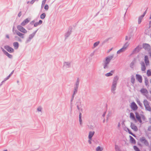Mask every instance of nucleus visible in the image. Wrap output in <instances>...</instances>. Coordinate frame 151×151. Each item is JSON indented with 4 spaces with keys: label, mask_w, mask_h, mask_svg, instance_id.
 Instances as JSON below:
<instances>
[{
    "label": "nucleus",
    "mask_w": 151,
    "mask_h": 151,
    "mask_svg": "<svg viewBox=\"0 0 151 151\" xmlns=\"http://www.w3.org/2000/svg\"><path fill=\"white\" fill-rule=\"evenodd\" d=\"M114 57V55L108 56L103 61L102 65L104 69H108L109 68V64L111 60Z\"/></svg>",
    "instance_id": "obj_1"
},
{
    "label": "nucleus",
    "mask_w": 151,
    "mask_h": 151,
    "mask_svg": "<svg viewBox=\"0 0 151 151\" xmlns=\"http://www.w3.org/2000/svg\"><path fill=\"white\" fill-rule=\"evenodd\" d=\"M118 80V77L116 76L114 77L111 88V91L114 94L115 93V91L117 83V81Z\"/></svg>",
    "instance_id": "obj_2"
},
{
    "label": "nucleus",
    "mask_w": 151,
    "mask_h": 151,
    "mask_svg": "<svg viewBox=\"0 0 151 151\" xmlns=\"http://www.w3.org/2000/svg\"><path fill=\"white\" fill-rule=\"evenodd\" d=\"M129 44L128 42H126L124 44L123 47L117 51V53L118 54H119L122 52H124L126 50L128 46L129 45Z\"/></svg>",
    "instance_id": "obj_3"
},
{
    "label": "nucleus",
    "mask_w": 151,
    "mask_h": 151,
    "mask_svg": "<svg viewBox=\"0 0 151 151\" xmlns=\"http://www.w3.org/2000/svg\"><path fill=\"white\" fill-rule=\"evenodd\" d=\"M71 62H65L63 63V68L64 69H66L71 67Z\"/></svg>",
    "instance_id": "obj_4"
},
{
    "label": "nucleus",
    "mask_w": 151,
    "mask_h": 151,
    "mask_svg": "<svg viewBox=\"0 0 151 151\" xmlns=\"http://www.w3.org/2000/svg\"><path fill=\"white\" fill-rule=\"evenodd\" d=\"M80 81V79L79 78H77L76 82L74 84V90H75L78 91L79 86V84Z\"/></svg>",
    "instance_id": "obj_5"
},
{
    "label": "nucleus",
    "mask_w": 151,
    "mask_h": 151,
    "mask_svg": "<svg viewBox=\"0 0 151 151\" xmlns=\"http://www.w3.org/2000/svg\"><path fill=\"white\" fill-rule=\"evenodd\" d=\"M130 107L134 111L137 110L138 109L137 105L134 102H133L131 104Z\"/></svg>",
    "instance_id": "obj_6"
},
{
    "label": "nucleus",
    "mask_w": 151,
    "mask_h": 151,
    "mask_svg": "<svg viewBox=\"0 0 151 151\" xmlns=\"http://www.w3.org/2000/svg\"><path fill=\"white\" fill-rule=\"evenodd\" d=\"M143 103L146 109L148 111H150L151 109L147 101L145 100L144 101Z\"/></svg>",
    "instance_id": "obj_7"
},
{
    "label": "nucleus",
    "mask_w": 151,
    "mask_h": 151,
    "mask_svg": "<svg viewBox=\"0 0 151 151\" xmlns=\"http://www.w3.org/2000/svg\"><path fill=\"white\" fill-rule=\"evenodd\" d=\"M141 59L142 56L141 55H138L137 57L134 59V61L137 63H139L142 65Z\"/></svg>",
    "instance_id": "obj_8"
},
{
    "label": "nucleus",
    "mask_w": 151,
    "mask_h": 151,
    "mask_svg": "<svg viewBox=\"0 0 151 151\" xmlns=\"http://www.w3.org/2000/svg\"><path fill=\"white\" fill-rule=\"evenodd\" d=\"M142 49V45H139L133 51L132 53H137L139 52Z\"/></svg>",
    "instance_id": "obj_9"
},
{
    "label": "nucleus",
    "mask_w": 151,
    "mask_h": 151,
    "mask_svg": "<svg viewBox=\"0 0 151 151\" xmlns=\"http://www.w3.org/2000/svg\"><path fill=\"white\" fill-rule=\"evenodd\" d=\"M4 48L9 52L12 53L14 52V49L8 45L4 46Z\"/></svg>",
    "instance_id": "obj_10"
},
{
    "label": "nucleus",
    "mask_w": 151,
    "mask_h": 151,
    "mask_svg": "<svg viewBox=\"0 0 151 151\" xmlns=\"http://www.w3.org/2000/svg\"><path fill=\"white\" fill-rule=\"evenodd\" d=\"M15 32H16V34L21 38L24 39V34L23 33H22L20 32H19L18 30L16 31Z\"/></svg>",
    "instance_id": "obj_11"
},
{
    "label": "nucleus",
    "mask_w": 151,
    "mask_h": 151,
    "mask_svg": "<svg viewBox=\"0 0 151 151\" xmlns=\"http://www.w3.org/2000/svg\"><path fill=\"white\" fill-rule=\"evenodd\" d=\"M135 114L136 115V119L137 120V121L139 122L140 123L142 122V119H141V117L139 116L138 113L137 112H135Z\"/></svg>",
    "instance_id": "obj_12"
},
{
    "label": "nucleus",
    "mask_w": 151,
    "mask_h": 151,
    "mask_svg": "<svg viewBox=\"0 0 151 151\" xmlns=\"http://www.w3.org/2000/svg\"><path fill=\"white\" fill-rule=\"evenodd\" d=\"M130 118L135 123H137V120H136L135 116L134 114L132 112H131L130 114Z\"/></svg>",
    "instance_id": "obj_13"
},
{
    "label": "nucleus",
    "mask_w": 151,
    "mask_h": 151,
    "mask_svg": "<svg viewBox=\"0 0 151 151\" xmlns=\"http://www.w3.org/2000/svg\"><path fill=\"white\" fill-rule=\"evenodd\" d=\"M30 19L27 18L24 19L21 24V25L22 26H24L27 24L30 21Z\"/></svg>",
    "instance_id": "obj_14"
},
{
    "label": "nucleus",
    "mask_w": 151,
    "mask_h": 151,
    "mask_svg": "<svg viewBox=\"0 0 151 151\" xmlns=\"http://www.w3.org/2000/svg\"><path fill=\"white\" fill-rule=\"evenodd\" d=\"M131 127L132 129L134 131L136 132L138 130V129L137 127L134 124L132 123H131Z\"/></svg>",
    "instance_id": "obj_15"
},
{
    "label": "nucleus",
    "mask_w": 151,
    "mask_h": 151,
    "mask_svg": "<svg viewBox=\"0 0 151 151\" xmlns=\"http://www.w3.org/2000/svg\"><path fill=\"white\" fill-rule=\"evenodd\" d=\"M143 47L145 50H150V46L149 45L147 44H144L143 45Z\"/></svg>",
    "instance_id": "obj_16"
},
{
    "label": "nucleus",
    "mask_w": 151,
    "mask_h": 151,
    "mask_svg": "<svg viewBox=\"0 0 151 151\" xmlns=\"http://www.w3.org/2000/svg\"><path fill=\"white\" fill-rule=\"evenodd\" d=\"M95 134L94 131H90L89 132L88 138L90 139H92V138Z\"/></svg>",
    "instance_id": "obj_17"
},
{
    "label": "nucleus",
    "mask_w": 151,
    "mask_h": 151,
    "mask_svg": "<svg viewBox=\"0 0 151 151\" xmlns=\"http://www.w3.org/2000/svg\"><path fill=\"white\" fill-rule=\"evenodd\" d=\"M72 32L71 30H69L65 34V39H66L68 37H69L70 35Z\"/></svg>",
    "instance_id": "obj_18"
},
{
    "label": "nucleus",
    "mask_w": 151,
    "mask_h": 151,
    "mask_svg": "<svg viewBox=\"0 0 151 151\" xmlns=\"http://www.w3.org/2000/svg\"><path fill=\"white\" fill-rule=\"evenodd\" d=\"M136 79L139 82L142 83V76L139 74H136Z\"/></svg>",
    "instance_id": "obj_19"
},
{
    "label": "nucleus",
    "mask_w": 151,
    "mask_h": 151,
    "mask_svg": "<svg viewBox=\"0 0 151 151\" xmlns=\"http://www.w3.org/2000/svg\"><path fill=\"white\" fill-rule=\"evenodd\" d=\"M38 30L37 29L36 30L34 31L33 33L29 35V38L32 40V39L34 37L36 33Z\"/></svg>",
    "instance_id": "obj_20"
},
{
    "label": "nucleus",
    "mask_w": 151,
    "mask_h": 151,
    "mask_svg": "<svg viewBox=\"0 0 151 151\" xmlns=\"http://www.w3.org/2000/svg\"><path fill=\"white\" fill-rule=\"evenodd\" d=\"M13 45L15 49H17L19 47V44L17 42H15L13 43Z\"/></svg>",
    "instance_id": "obj_21"
},
{
    "label": "nucleus",
    "mask_w": 151,
    "mask_h": 151,
    "mask_svg": "<svg viewBox=\"0 0 151 151\" xmlns=\"http://www.w3.org/2000/svg\"><path fill=\"white\" fill-rule=\"evenodd\" d=\"M144 60L146 65H148L149 63L148 58L147 56L146 55L145 57Z\"/></svg>",
    "instance_id": "obj_22"
},
{
    "label": "nucleus",
    "mask_w": 151,
    "mask_h": 151,
    "mask_svg": "<svg viewBox=\"0 0 151 151\" xmlns=\"http://www.w3.org/2000/svg\"><path fill=\"white\" fill-rule=\"evenodd\" d=\"M114 72V70H112L110 72H109L105 74V76L107 77L111 76L112 75L113 73Z\"/></svg>",
    "instance_id": "obj_23"
},
{
    "label": "nucleus",
    "mask_w": 151,
    "mask_h": 151,
    "mask_svg": "<svg viewBox=\"0 0 151 151\" xmlns=\"http://www.w3.org/2000/svg\"><path fill=\"white\" fill-rule=\"evenodd\" d=\"M42 23V21L41 20H40L38 22H36L34 24V27H36L38 25L41 24Z\"/></svg>",
    "instance_id": "obj_24"
},
{
    "label": "nucleus",
    "mask_w": 151,
    "mask_h": 151,
    "mask_svg": "<svg viewBox=\"0 0 151 151\" xmlns=\"http://www.w3.org/2000/svg\"><path fill=\"white\" fill-rule=\"evenodd\" d=\"M77 107L78 110L79 111V112H82L83 111V109L82 108L81 105L80 104V105H77Z\"/></svg>",
    "instance_id": "obj_25"
},
{
    "label": "nucleus",
    "mask_w": 151,
    "mask_h": 151,
    "mask_svg": "<svg viewBox=\"0 0 151 151\" xmlns=\"http://www.w3.org/2000/svg\"><path fill=\"white\" fill-rule=\"evenodd\" d=\"M129 137L130 138L131 143L133 144H135L136 141L135 139L131 136H129Z\"/></svg>",
    "instance_id": "obj_26"
},
{
    "label": "nucleus",
    "mask_w": 151,
    "mask_h": 151,
    "mask_svg": "<svg viewBox=\"0 0 151 151\" xmlns=\"http://www.w3.org/2000/svg\"><path fill=\"white\" fill-rule=\"evenodd\" d=\"M81 117H82L81 113V112H80L79 113V122L80 124L81 125L82 124V120L81 119Z\"/></svg>",
    "instance_id": "obj_27"
},
{
    "label": "nucleus",
    "mask_w": 151,
    "mask_h": 151,
    "mask_svg": "<svg viewBox=\"0 0 151 151\" xmlns=\"http://www.w3.org/2000/svg\"><path fill=\"white\" fill-rule=\"evenodd\" d=\"M142 144H143L146 146H147L149 145V143L147 141L143 138H142Z\"/></svg>",
    "instance_id": "obj_28"
},
{
    "label": "nucleus",
    "mask_w": 151,
    "mask_h": 151,
    "mask_svg": "<svg viewBox=\"0 0 151 151\" xmlns=\"http://www.w3.org/2000/svg\"><path fill=\"white\" fill-rule=\"evenodd\" d=\"M100 43L99 41H97L94 43L93 45V47H92L93 49H94Z\"/></svg>",
    "instance_id": "obj_29"
},
{
    "label": "nucleus",
    "mask_w": 151,
    "mask_h": 151,
    "mask_svg": "<svg viewBox=\"0 0 151 151\" xmlns=\"http://www.w3.org/2000/svg\"><path fill=\"white\" fill-rule=\"evenodd\" d=\"M4 54L9 58L11 59L12 58V55L8 53L7 51Z\"/></svg>",
    "instance_id": "obj_30"
},
{
    "label": "nucleus",
    "mask_w": 151,
    "mask_h": 151,
    "mask_svg": "<svg viewBox=\"0 0 151 151\" xmlns=\"http://www.w3.org/2000/svg\"><path fill=\"white\" fill-rule=\"evenodd\" d=\"M103 150V147L100 146H98L96 148V151H102Z\"/></svg>",
    "instance_id": "obj_31"
},
{
    "label": "nucleus",
    "mask_w": 151,
    "mask_h": 151,
    "mask_svg": "<svg viewBox=\"0 0 151 151\" xmlns=\"http://www.w3.org/2000/svg\"><path fill=\"white\" fill-rule=\"evenodd\" d=\"M19 32L23 33L24 34H26L27 33V31L24 27L19 31Z\"/></svg>",
    "instance_id": "obj_32"
},
{
    "label": "nucleus",
    "mask_w": 151,
    "mask_h": 151,
    "mask_svg": "<svg viewBox=\"0 0 151 151\" xmlns=\"http://www.w3.org/2000/svg\"><path fill=\"white\" fill-rule=\"evenodd\" d=\"M19 32L23 33L24 34H26L27 33V31L24 27L19 31Z\"/></svg>",
    "instance_id": "obj_33"
},
{
    "label": "nucleus",
    "mask_w": 151,
    "mask_h": 151,
    "mask_svg": "<svg viewBox=\"0 0 151 151\" xmlns=\"http://www.w3.org/2000/svg\"><path fill=\"white\" fill-rule=\"evenodd\" d=\"M22 26L21 24L20 25H18L17 26V28L18 31H20L21 29L23 28V27H22Z\"/></svg>",
    "instance_id": "obj_34"
},
{
    "label": "nucleus",
    "mask_w": 151,
    "mask_h": 151,
    "mask_svg": "<svg viewBox=\"0 0 151 151\" xmlns=\"http://www.w3.org/2000/svg\"><path fill=\"white\" fill-rule=\"evenodd\" d=\"M135 80V79L134 77V76L133 75L132 76L131 81V83L133 84H134V83Z\"/></svg>",
    "instance_id": "obj_35"
},
{
    "label": "nucleus",
    "mask_w": 151,
    "mask_h": 151,
    "mask_svg": "<svg viewBox=\"0 0 151 151\" xmlns=\"http://www.w3.org/2000/svg\"><path fill=\"white\" fill-rule=\"evenodd\" d=\"M14 38H15V39L17 41H18L19 42H22V40L20 39V38L18 36H15V37H14Z\"/></svg>",
    "instance_id": "obj_36"
},
{
    "label": "nucleus",
    "mask_w": 151,
    "mask_h": 151,
    "mask_svg": "<svg viewBox=\"0 0 151 151\" xmlns=\"http://www.w3.org/2000/svg\"><path fill=\"white\" fill-rule=\"evenodd\" d=\"M142 93H144V94L146 95L147 96V94L148 93V91L147 90L145 89H142Z\"/></svg>",
    "instance_id": "obj_37"
},
{
    "label": "nucleus",
    "mask_w": 151,
    "mask_h": 151,
    "mask_svg": "<svg viewBox=\"0 0 151 151\" xmlns=\"http://www.w3.org/2000/svg\"><path fill=\"white\" fill-rule=\"evenodd\" d=\"M115 149L116 151H121L118 145H115Z\"/></svg>",
    "instance_id": "obj_38"
},
{
    "label": "nucleus",
    "mask_w": 151,
    "mask_h": 151,
    "mask_svg": "<svg viewBox=\"0 0 151 151\" xmlns=\"http://www.w3.org/2000/svg\"><path fill=\"white\" fill-rule=\"evenodd\" d=\"M147 122V120L145 116L142 115V122L143 123L146 122Z\"/></svg>",
    "instance_id": "obj_39"
},
{
    "label": "nucleus",
    "mask_w": 151,
    "mask_h": 151,
    "mask_svg": "<svg viewBox=\"0 0 151 151\" xmlns=\"http://www.w3.org/2000/svg\"><path fill=\"white\" fill-rule=\"evenodd\" d=\"M142 22V15L140 16L138 19V24H139Z\"/></svg>",
    "instance_id": "obj_40"
},
{
    "label": "nucleus",
    "mask_w": 151,
    "mask_h": 151,
    "mask_svg": "<svg viewBox=\"0 0 151 151\" xmlns=\"http://www.w3.org/2000/svg\"><path fill=\"white\" fill-rule=\"evenodd\" d=\"M46 16V14L45 13H42L40 16V18L42 19H44Z\"/></svg>",
    "instance_id": "obj_41"
},
{
    "label": "nucleus",
    "mask_w": 151,
    "mask_h": 151,
    "mask_svg": "<svg viewBox=\"0 0 151 151\" xmlns=\"http://www.w3.org/2000/svg\"><path fill=\"white\" fill-rule=\"evenodd\" d=\"M133 147L134 150L135 151H140L139 148L136 146H134Z\"/></svg>",
    "instance_id": "obj_42"
},
{
    "label": "nucleus",
    "mask_w": 151,
    "mask_h": 151,
    "mask_svg": "<svg viewBox=\"0 0 151 151\" xmlns=\"http://www.w3.org/2000/svg\"><path fill=\"white\" fill-rule=\"evenodd\" d=\"M78 91L76 90H74V91L73 92V93L72 95V97L74 98L75 95L77 93Z\"/></svg>",
    "instance_id": "obj_43"
},
{
    "label": "nucleus",
    "mask_w": 151,
    "mask_h": 151,
    "mask_svg": "<svg viewBox=\"0 0 151 151\" xmlns=\"http://www.w3.org/2000/svg\"><path fill=\"white\" fill-rule=\"evenodd\" d=\"M127 130H128V132L129 133L131 134L132 135V136H133L134 137H135V135L133 134L130 130V129H129L127 128Z\"/></svg>",
    "instance_id": "obj_44"
},
{
    "label": "nucleus",
    "mask_w": 151,
    "mask_h": 151,
    "mask_svg": "<svg viewBox=\"0 0 151 151\" xmlns=\"http://www.w3.org/2000/svg\"><path fill=\"white\" fill-rule=\"evenodd\" d=\"M147 75L148 76H150L151 75V71L150 70H148L147 71Z\"/></svg>",
    "instance_id": "obj_45"
},
{
    "label": "nucleus",
    "mask_w": 151,
    "mask_h": 151,
    "mask_svg": "<svg viewBox=\"0 0 151 151\" xmlns=\"http://www.w3.org/2000/svg\"><path fill=\"white\" fill-rule=\"evenodd\" d=\"M31 39L30 38L28 37L27 39L26 40L25 42V43L27 44L29 42L31 41Z\"/></svg>",
    "instance_id": "obj_46"
},
{
    "label": "nucleus",
    "mask_w": 151,
    "mask_h": 151,
    "mask_svg": "<svg viewBox=\"0 0 151 151\" xmlns=\"http://www.w3.org/2000/svg\"><path fill=\"white\" fill-rule=\"evenodd\" d=\"M135 61H134H134H132L130 63V67L131 68H133V66H134V62H135Z\"/></svg>",
    "instance_id": "obj_47"
},
{
    "label": "nucleus",
    "mask_w": 151,
    "mask_h": 151,
    "mask_svg": "<svg viewBox=\"0 0 151 151\" xmlns=\"http://www.w3.org/2000/svg\"><path fill=\"white\" fill-rule=\"evenodd\" d=\"M42 108L41 106H39L37 109V110L38 111H41Z\"/></svg>",
    "instance_id": "obj_48"
},
{
    "label": "nucleus",
    "mask_w": 151,
    "mask_h": 151,
    "mask_svg": "<svg viewBox=\"0 0 151 151\" xmlns=\"http://www.w3.org/2000/svg\"><path fill=\"white\" fill-rule=\"evenodd\" d=\"M145 83L146 84V85H147L148 83V81L147 79V78H145Z\"/></svg>",
    "instance_id": "obj_49"
},
{
    "label": "nucleus",
    "mask_w": 151,
    "mask_h": 151,
    "mask_svg": "<svg viewBox=\"0 0 151 151\" xmlns=\"http://www.w3.org/2000/svg\"><path fill=\"white\" fill-rule=\"evenodd\" d=\"M49 8V6L48 5L46 4L44 6V9L46 10H47Z\"/></svg>",
    "instance_id": "obj_50"
},
{
    "label": "nucleus",
    "mask_w": 151,
    "mask_h": 151,
    "mask_svg": "<svg viewBox=\"0 0 151 151\" xmlns=\"http://www.w3.org/2000/svg\"><path fill=\"white\" fill-rule=\"evenodd\" d=\"M16 31H18V30H17V29H14V26L13 27V29H12V32H13L14 34V35L16 34V32H15Z\"/></svg>",
    "instance_id": "obj_51"
},
{
    "label": "nucleus",
    "mask_w": 151,
    "mask_h": 151,
    "mask_svg": "<svg viewBox=\"0 0 151 151\" xmlns=\"http://www.w3.org/2000/svg\"><path fill=\"white\" fill-rule=\"evenodd\" d=\"M145 66L144 64V63H143V64H142V70L144 71L145 70Z\"/></svg>",
    "instance_id": "obj_52"
},
{
    "label": "nucleus",
    "mask_w": 151,
    "mask_h": 151,
    "mask_svg": "<svg viewBox=\"0 0 151 151\" xmlns=\"http://www.w3.org/2000/svg\"><path fill=\"white\" fill-rule=\"evenodd\" d=\"M39 0H32L30 2V3L32 4L35 1H38Z\"/></svg>",
    "instance_id": "obj_53"
},
{
    "label": "nucleus",
    "mask_w": 151,
    "mask_h": 151,
    "mask_svg": "<svg viewBox=\"0 0 151 151\" xmlns=\"http://www.w3.org/2000/svg\"><path fill=\"white\" fill-rule=\"evenodd\" d=\"M137 102L138 104H139L140 106H142L141 104L139 101L138 99H137Z\"/></svg>",
    "instance_id": "obj_54"
},
{
    "label": "nucleus",
    "mask_w": 151,
    "mask_h": 151,
    "mask_svg": "<svg viewBox=\"0 0 151 151\" xmlns=\"http://www.w3.org/2000/svg\"><path fill=\"white\" fill-rule=\"evenodd\" d=\"M95 128V126L94 125H91L90 127V129H93Z\"/></svg>",
    "instance_id": "obj_55"
},
{
    "label": "nucleus",
    "mask_w": 151,
    "mask_h": 151,
    "mask_svg": "<svg viewBox=\"0 0 151 151\" xmlns=\"http://www.w3.org/2000/svg\"><path fill=\"white\" fill-rule=\"evenodd\" d=\"M130 38H131V37L130 36L129 37H128L127 36L125 37V40H129L130 39Z\"/></svg>",
    "instance_id": "obj_56"
},
{
    "label": "nucleus",
    "mask_w": 151,
    "mask_h": 151,
    "mask_svg": "<svg viewBox=\"0 0 151 151\" xmlns=\"http://www.w3.org/2000/svg\"><path fill=\"white\" fill-rule=\"evenodd\" d=\"M1 49L2 51L4 53V54L5 53V52H6V51L5 50H4V48H2V47H1Z\"/></svg>",
    "instance_id": "obj_57"
},
{
    "label": "nucleus",
    "mask_w": 151,
    "mask_h": 151,
    "mask_svg": "<svg viewBox=\"0 0 151 151\" xmlns=\"http://www.w3.org/2000/svg\"><path fill=\"white\" fill-rule=\"evenodd\" d=\"M35 22V21L34 20H33L30 22V24L31 25H33V24H34Z\"/></svg>",
    "instance_id": "obj_58"
},
{
    "label": "nucleus",
    "mask_w": 151,
    "mask_h": 151,
    "mask_svg": "<svg viewBox=\"0 0 151 151\" xmlns=\"http://www.w3.org/2000/svg\"><path fill=\"white\" fill-rule=\"evenodd\" d=\"M21 15H22V12H21L20 11L18 13V16L19 17H20L21 16Z\"/></svg>",
    "instance_id": "obj_59"
},
{
    "label": "nucleus",
    "mask_w": 151,
    "mask_h": 151,
    "mask_svg": "<svg viewBox=\"0 0 151 151\" xmlns=\"http://www.w3.org/2000/svg\"><path fill=\"white\" fill-rule=\"evenodd\" d=\"M8 79V78L6 77V78H4V80L1 82V83H3V82H4L5 81H6Z\"/></svg>",
    "instance_id": "obj_60"
},
{
    "label": "nucleus",
    "mask_w": 151,
    "mask_h": 151,
    "mask_svg": "<svg viewBox=\"0 0 151 151\" xmlns=\"http://www.w3.org/2000/svg\"><path fill=\"white\" fill-rule=\"evenodd\" d=\"M8 79V78L6 77V78H4V80L1 82V83H3V82H4L5 81H6Z\"/></svg>",
    "instance_id": "obj_61"
},
{
    "label": "nucleus",
    "mask_w": 151,
    "mask_h": 151,
    "mask_svg": "<svg viewBox=\"0 0 151 151\" xmlns=\"http://www.w3.org/2000/svg\"><path fill=\"white\" fill-rule=\"evenodd\" d=\"M45 3H44V2H42V5H41V7H43V6L45 5Z\"/></svg>",
    "instance_id": "obj_62"
},
{
    "label": "nucleus",
    "mask_w": 151,
    "mask_h": 151,
    "mask_svg": "<svg viewBox=\"0 0 151 151\" xmlns=\"http://www.w3.org/2000/svg\"><path fill=\"white\" fill-rule=\"evenodd\" d=\"M94 55V52H92V53H91L90 55V56L91 57L93 56V55Z\"/></svg>",
    "instance_id": "obj_63"
},
{
    "label": "nucleus",
    "mask_w": 151,
    "mask_h": 151,
    "mask_svg": "<svg viewBox=\"0 0 151 151\" xmlns=\"http://www.w3.org/2000/svg\"><path fill=\"white\" fill-rule=\"evenodd\" d=\"M148 130L149 131L151 130V126H150L148 128Z\"/></svg>",
    "instance_id": "obj_64"
}]
</instances>
